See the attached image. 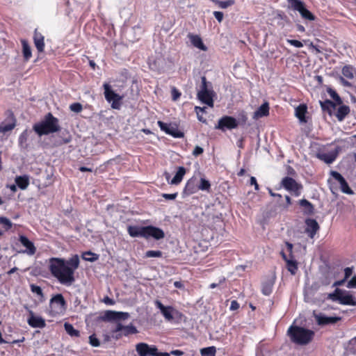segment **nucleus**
<instances>
[{
  "mask_svg": "<svg viewBox=\"0 0 356 356\" xmlns=\"http://www.w3.org/2000/svg\"><path fill=\"white\" fill-rule=\"evenodd\" d=\"M0 224L2 225L6 230L9 229L13 225L12 222L5 217H0Z\"/></svg>",
  "mask_w": 356,
  "mask_h": 356,
  "instance_id": "obj_44",
  "label": "nucleus"
},
{
  "mask_svg": "<svg viewBox=\"0 0 356 356\" xmlns=\"http://www.w3.org/2000/svg\"><path fill=\"white\" fill-rule=\"evenodd\" d=\"M50 307L52 312L56 314H63L65 311L66 302L62 294H56L51 298Z\"/></svg>",
  "mask_w": 356,
  "mask_h": 356,
  "instance_id": "obj_12",
  "label": "nucleus"
},
{
  "mask_svg": "<svg viewBox=\"0 0 356 356\" xmlns=\"http://www.w3.org/2000/svg\"><path fill=\"white\" fill-rule=\"evenodd\" d=\"M180 92H179L176 89L172 90V98L174 100H176L180 96Z\"/></svg>",
  "mask_w": 356,
  "mask_h": 356,
  "instance_id": "obj_61",
  "label": "nucleus"
},
{
  "mask_svg": "<svg viewBox=\"0 0 356 356\" xmlns=\"http://www.w3.org/2000/svg\"><path fill=\"white\" fill-rule=\"evenodd\" d=\"M25 309L29 312V317L27 319L28 324L34 328H43L45 327L46 323L43 318L38 316H35L33 312L29 309L27 306H24Z\"/></svg>",
  "mask_w": 356,
  "mask_h": 356,
  "instance_id": "obj_14",
  "label": "nucleus"
},
{
  "mask_svg": "<svg viewBox=\"0 0 356 356\" xmlns=\"http://www.w3.org/2000/svg\"><path fill=\"white\" fill-rule=\"evenodd\" d=\"M216 348L214 346H209L200 350L202 356H216Z\"/></svg>",
  "mask_w": 356,
  "mask_h": 356,
  "instance_id": "obj_34",
  "label": "nucleus"
},
{
  "mask_svg": "<svg viewBox=\"0 0 356 356\" xmlns=\"http://www.w3.org/2000/svg\"><path fill=\"white\" fill-rule=\"evenodd\" d=\"M328 93L330 95V97L336 102V103L339 105L342 104V100L339 95L336 92V91L329 89Z\"/></svg>",
  "mask_w": 356,
  "mask_h": 356,
  "instance_id": "obj_41",
  "label": "nucleus"
},
{
  "mask_svg": "<svg viewBox=\"0 0 356 356\" xmlns=\"http://www.w3.org/2000/svg\"><path fill=\"white\" fill-rule=\"evenodd\" d=\"M339 294H341V291L339 289H337L334 293H330L329 295L330 298L333 300H337V296H339Z\"/></svg>",
  "mask_w": 356,
  "mask_h": 356,
  "instance_id": "obj_55",
  "label": "nucleus"
},
{
  "mask_svg": "<svg viewBox=\"0 0 356 356\" xmlns=\"http://www.w3.org/2000/svg\"><path fill=\"white\" fill-rule=\"evenodd\" d=\"M205 109H206V107H200V106L195 107V111L197 115H198L200 113H204L205 111Z\"/></svg>",
  "mask_w": 356,
  "mask_h": 356,
  "instance_id": "obj_62",
  "label": "nucleus"
},
{
  "mask_svg": "<svg viewBox=\"0 0 356 356\" xmlns=\"http://www.w3.org/2000/svg\"><path fill=\"white\" fill-rule=\"evenodd\" d=\"M22 44L23 49V56L24 58V60H29L32 56L31 47L29 46V43L24 40H22Z\"/></svg>",
  "mask_w": 356,
  "mask_h": 356,
  "instance_id": "obj_31",
  "label": "nucleus"
},
{
  "mask_svg": "<svg viewBox=\"0 0 356 356\" xmlns=\"http://www.w3.org/2000/svg\"><path fill=\"white\" fill-rule=\"evenodd\" d=\"M339 184L340 185L341 191L343 193H346V194H353V191L348 186V184L345 179H343L342 181Z\"/></svg>",
  "mask_w": 356,
  "mask_h": 356,
  "instance_id": "obj_39",
  "label": "nucleus"
},
{
  "mask_svg": "<svg viewBox=\"0 0 356 356\" xmlns=\"http://www.w3.org/2000/svg\"><path fill=\"white\" fill-rule=\"evenodd\" d=\"M269 114V105L268 102H264L261 104L258 109L254 111L253 115L254 119H259L260 118H263L268 115Z\"/></svg>",
  "mask_w": 356,
  "mask_h": 356,
  "instance_id": "obj_22",
  "label": "nucleus"
},
{
  "mask_svg": "<svg viewBox=\"0 0 356 356\" xmlns=\"http://www.w3.org/2000/svg\"><path fill=\"white\" fill-rule=\"evenodd\" d=\"M44 37L36 29L34 31L33 41L35 46L39 52H42L44 49Z\"/></svg>",
  "mask_w": 356,
  "mask_h": 356,
  "instance_id": "obj_21",
  "label": "nucleus"
},
{
  "mask_svg": "<svg viewBox=\"0 0 356 356\" xmlns=\"http://www.w3.org/2000/svg\"><path fill=\"white\" fill-rule=\"evenodd\" d=\"M203 148L200 146H196L193 151V155L195 156H197L203 153Z\"/></svg>",
  "mask_w": 356,
  "mask_h": 356,
  "instance_id": "obj_53",
  "label": "nucleus"
},
{
  "mask_svg": "<svg viewBox=\"0 0 356 356\" xmlns=\"http://www.w3.org/2000/svg\"><path fill=\"white\" fill-rule=\"evenodd\" d=\"M239 308V304L236 300H232L231 302L229 309L231 311H235Z\"/></svg>",
  "mask_w": 356,
  "mask_h": 356,
  "instance_id": "obj_56",
  "label": "nucleus"
},
{
  "mask_svg": "<svg viewBox=\"0 0 356 356\" xmlns=\"http://www.w3.org/2000/svg\"><path fill=\"white\" fill-rule=\"evenodd\" d=\"M104 89L105 99L108 103L111 104V107L114 109H120L122 96L115 93L108 83H105L103 85Z\"/></svg>",
  "mask_w": 356,
  "mask_h": 356,
  "instance_id": "obj_9",
  "label": "nucleus"
},
{
  "mask_svg": "<svg viewBox=\"0 0 356 356\" xmlns=\"http://www.w3.org/2000/svg\"><path fill=\"white\" fill-rule=\"evenodd\" d=\"M129 317V314L127 312L108 310L105 312L103 318L108 321H118L127 319Z\"/></svg>",
  "mask_w": 356,
  "mask_h": 356,
  "instance_id": "obj_16",
  "label": "nucleus"
},
{
  "mask_svg": "<svg viewBox=\"0 0 356 356\" xmlns=\"http://www.w3.org/2000/svg\"><path fill=\"white\" fill-rule=\"evenodd\" d=\"M337 300L342 305L355 306L356 301L352 295L339 294Z\"/></svg>",
  "mask_w": 356,
  "mask_h": 356,
  "instance_id": "obj_23",
  "label": "nucleus"
},
{
  "mask_svg": "<svg viewBox=\"0 0 356 356\" xmlns=\"http://www.w3.org/2000/svg\"><path fill=\"white\" fill-rule=\"evenodd\" d=\"M162 252L160 250H148L145 252L146 257H162Z\"/></svg>",
  "mask_w": 356,
  "mask_h": 356,
  "instance_id": "obj_43",
  "label": "nucleus"
},
{
  "mask_svg": "<svg viewBox=\"0 0 356 356\" xmlns=\"http://www.w3.org/2000/svg\"><path fill=\"white\" fill-rule=\"evenodd\" d=\"M28 136V134H27V131L25 130L24 131L22 132V134L20 135L19 136V141L20 142H22L24 140H26V137Z\"/></svg>",
  "mask_w": 356,
  "mask_h": 356,
  "instance_id": "obj_64",
  "label": "nucleus"
},
{
  "mask_svg": "<svg viewBox=\"0 0 356 356\" xmlns=\"http://www.w3.org/2000/svg\"><path fill=\"white\" fill-rule=\"evenodd\" d=\"M238 127V122L236 120L231 116H224L220 118L218 121V125L216 127V129L225 130L232 129Z\"/></svg>",
  "mask_w": 356,
  "mask_h": 356,
  "instance_id": "obj_15",
  "label": "nucleus"
},
{
  "mask_svg": "<svg viewBox=\"0 0 356 356\" xmlns=\"http://www.w3.org/2000/svg\"><path fill=\"white\" fill-rule=\"evenodd\" d=\"M347 287L349 289L356 288V276L352 277L351 280L348 282Z\"/></svg>",
  "mask_w": 356,
  "mask_h": 356,
  "instance_id": "obj_52",
  "label": "nucleus"
},
{
  "mask_svg": "<svg viewBox=\"0 0 356 356\" xmlns=\"http://www.w3.org/2000/svg\"><path fill=\"white\" fill-rule=\"evenodd\" d=\"M213 2L216 3L220 8H227L229 6H232L234 3V1L233 0H228V1H218V0H212Z\"/></svg>",
  "mask_w": 356,
  "mask_h": 356,
  "instance_id": "obj_38",
  "label": "nucleus"
},
{
  "mask_svg": "<svg viewBox=\"0 0 356 356\" xmlns=\"http://www.w3.org/2000/svg\"><path fill=\"white\" fill-rule=\"evenodd\" d=\"M287 42L289 43L291 45L298 48L303 47V44L300 41L297 40H288Z\"/></svg>",
  "mask_w": 356,
  "mask_h": 356,
  "instance_id": "obj_51",
  "label": "nucleus"
},
{
  "mask_svg": "<svg viewBox=\"0 0 356 356\" xmlns=\"http://www.w3.org/2000/svg\"><path fill=\"white\" fill-rule=\"evenodd\" d=\"M162 196L166 200H172L176 198V197L177 196V193H172V194L163 193L162 195Z\"/></svg>",
  "mask_w": 356,
  "mask_h": 356,
  "instance_id": "obj_57",
  "label": "nucleus"
},
{
  "mask_svg": "<svg viewBox=\"0 0 356 356\" xmlns=\"http://www.w3.org/2000/svg\"><path fill=\"white\" fill-rule=\"evenodd\" d=\"M70 108L72 111L77 113L82 111L83 106L80 103H73L70 106Z\"/></svg>",
  "mask_w": 356,
  "mask_h": 356,
  "instance_id": "obj_45",
  "label": "nucleus"
},
{
  "mask_svg": "<svg viewBox=\"0 0 356 356\" xmlns=\"http://www.w3.org/2000/svg\"><path fill=\"white\" fill-rule=\"evenodd\" d=\"M188 37L189 38L191 44L194 47H195L201 50H203V51L207 50V47L203 44L202 40L199 35L189 33L188 35Z\"/></svg>",
  "mask_w": 356,
  "mask_h": 356,
  "instance_id": "obj_24",
  "label": "nucleus"
},
{
  "mask_svg": "<svg viewBox=\"0 0 356 356\" xmlns=\"http://www.w3.org/2000/svg\"><path fill=\"white\" fill-rule=\"evenodd\" d=\"M136 351L139 356H170L168 353L159 352L156 346L149 345L143 342L136 345Z\"/></svg>",
  "mask_w": 356,
  "mask_h": 356,
  "instance_id": "obj_6",
  "label": "nucleus"
},
{
  "mask_svg": "<svg viewBox=\"0 0 356 356\" xmlns=\"http://www.w3.org/2000/svg\"><path fill=\"white\" fill-rule=\"evenodd\" d=\"M15 123L7 124V123H1L0 124V133L5 134L8 131L13 130L15 127Z\"/></svg>",
  "mask_w": 356,
  "mask_h": 356,
  "instance_id": "obj_37",
  "label": "nucleus"
},
{
  "mask_svg": "<svg viewBox=\"0 0 356 356\" xmlns=\"http://www.w3.org/2000/svg\"><path fill=\"white\" fill-rule=\"evenodd\" d=\"M250 185H254V189L258 191L259 189V184L257 182V179L254 177H251L250 180Z\"/></svg>",
  "mask_w": 356,
  "mask_h": 356,
  "instance_id": "obj_58",
  "label": "nucleus"
},
{
  "mask_svg": "<svg viewBox=\"0 0 356 356\" xmlns=\"http://www.w3.org/2000/svg\"><path fill=\"white\" fill-rule=\"evenodd\" d=\"M350 113V108L346 105H341L337 109L336 117L339 121H342Z\"/></svg>",
  "mask_w": 356,
  "mask_h": 356,
  "instance_id": "obj_27",
  "label": "nucleus"
},
{
  "mask_svg": "<svg viewBox=\"0 0 356 356\" xmlns=\"http://www.w3.org/2000/svg\"><path fill=\"white\" fill-rule=\"evenodd\" d=\"M300 205L305 208V212L308 214L312 213L314 211V207L310 202L303 199L300 200Z\"/></svg>",
  "mask_w": 356,
  "mask_h": 356,
  "instance_id": "obj_33",
  "label": "nucleus"
},
{
  "mask_svg": "<svg viewBox=\"0 0 356 356\" xmlns=\"http://www.w3.org/2000/svg\"><path fill=\"white\" fill-rule=\"evenodd\" d=\"M198 179L195 177L191 178L186 183L184 189V193L187 195H191L198 191Z\"/></svg>",
  "mask_w": 356,
  "mask_h": 356,
  "instance_id": "obj_19",
  "label": "nucleus"
},
{
  "mask_svg": "<svg viewBox=\"0 0 356 356\" xmlns=\"http://www.w3.org/2000/svg\"><path fill=\"white\" fill-rule=\"evenodd\" d=\"M213 15L216 17V19L218 20V22H221L223 19V13L220 11H214Z\"/></svg>",
  "mask_w": 356,
  "mask_h": 356,
  "instance_id": "obj_54",
  "label": "nucleus"
},
{
  "mask_svg": "<svg viewBox=\"0 0 356 356\" xmlns=\"http://www.w3.org/2000/svg\"><path fill=\"white\" fill-rule=\"evenodd\" d=\"M16 185L22 190H25L29 185V177L26 175L17 176L15 179Z\"/></svg>",
  "mask_w": 356,
  "mask_h": 356,
  "instance_id": "obj_25",
  "label": "nucleus"
},
{
  "mask_svg": "<svg viewBox=\"0 0 356 356\" xmlns=\"http://www.w3.org/2000/svg\"><path fill=\"white\" fill-rule=\"evenodd\" d=\"M281 186L296 197L300 195L303 188L301 184L298 183L294 179L289 177H285L282 179Z\"/></svg>",
  "mask_w": 356,
  "mask_h": 356,
  "instance_id": "obj_10",
  "label": "nucleus"
},
{
  "mask_svg": "<svg viewBox=\"0 0 356 356\" xmlns=\"http://www.w3.org/2000/svg\"><path fill=\"white\" fill-rule=\"evenodd\" d=\"M98 258L97 255L91 252H86L83 254V259L89 261H94Z\"/></svg>",
  "mask_w": 356,
  "mask_h": 356,
  "instance_id": "obj_42",
  "label": "nucleus"
},
{
  "mask_svg": "<svg viewBox=\"0 0 356 356\" xmlns=\"http://www.w3.org/2000/svg\"><path fill=\"white\" fill-rule=\"evenodd\" d=\"M225 279L223 277V278L220 279L218 283H212V284H211L210 286H209L210 289L216 288L217 286H219L222 283H223L225 282Z\"/></svg>",
  "mask_w": 356,
  "mask_h": 356,
  "instance_id": "obj_59",
  "label": "nucleus"
},
{
  "mask_svg": "<svg viewBox=\"0 0 356 356\" xmlns=\"http://www.w3.org/2000/svg\"><path fill=\"white\" fill-rule=\"evenodd\" d=\"M337 154L334 152L322 153L318 154V158L327 164H330L334 161Z\"/></svg>",
  "mask_w": 356,
  "mask_h": 356,
  "instance_id": "obj_28",
  "label": "nucleus"
},
{
  "mask_svg": "<svg viewBox=\"0 0 356 356\" xmlns=\"http://www.w3.org/2000/svg\"><path fill=\"white\" fill-rule=\"evenodd\" d=\"M79 265V258L74 255L68 260L51 258L49 260V270L54 277L65 286H71L75 281L74 271Z\"/></svg>",
  "mask_w": 356,
  "mask_h": 356,
  "instance_id": "obj_1",
  "label": "nucleus"
},
{
  "mask_svg": "<svg viewBox=\"0 0 356 356\" xmlns=\"http://www.w3.org/2000/svg\"><path fill=\"white\" fill-rule=\"evenodd\" d=\"M305 232L311 238H313L320 228L317 221L314 219L309 218L305 220Z\"/></svg>",
  "mask_w": 356,
  "mask_h": 356,
  "instance_id": "obj_18",
  "label": "nucleus"
},
{
  "mask_svg": "<svg viewBox=\"0 0 356 356\" xmlns=\"http://www.w3.org/2000/svg\"><path fill=\"white\" fill-rule=\"evenodd\" d=\"M127 232L131 237H143L149 238H154L156 240H160L165 237L163 231L158 227L154 226L138 227V226H129Z\"/></svg>",
  "mask_w": 356,
  "mask_h": 356,
  "instance_id": "obj_3",
  "label": "nucleus"
},
{
  "mask_svg": "<svg viewBox=\"0 0 356 356\" xmlns=\"http://www.w3.org/2000/svg\"><path fill=\"white\" fill-rule=\"evenodd\" d=\"M172 309V308L170 307H165V309L161 312V314L168 321H171L173 319Z\"/></svg>",
  "mask_w": 356,
  "mask_h": 356,
  "instance_id": "obj_40",
  "label": "nucleus"
},
{
  "mask_svg": "<svg viewBox=\"0 0 356 356\" xmlns=\"http://www.w3.org/2000/svg\"><path fill=\"white\" fill-rule=\"evenodd\" d=\"M65 330L66 332L72 336V337H79V332L77 330H75L74 327L67 323H65L64 325Z\"/></svg>",
  "mask_w": 356,
  "mask_h": 356,
  "instance_id": "obj_36",
  "label": "nucleus"
},
{
  "mask_svg": "<svg viewBox=\"0 0 356 356\" xmlns=\"http://www.w3.org/2000/svg\"><path fill=\"white\" fill-rule=\"evenodd\" d=\"M289 7L295 11H298L305 20L314 21L315 16L305 7V3L300 0H287Z\"/></svg>",
  "mask_w": 356,
  "mask_h": 356,
  "instance_id": "obj_7",
  "label": "nucleus"
},
{
  "mask_svg": "<svg viewBox=\"0 0 356 356\" xmlns=\"http://www.w3.org/2000/svg\"><path fill=\"white\" fill-rule=\"evenodd\" d=\"M198 191H209L211 188L210 182L204 178H201L198 180Z\"/></svg>",
  "mask_w": 356,
  "mask_h": 356,
  "instance_id": "obj_35",
  "label": "nucleus"
},
{
  "mask_svg": "<svg viewBox=\"0 0 356 356\" xmlns=\"http://www.w3.org/2000/svg\"><path fill=\"white\" fill-rule=\"evenodd\" d=\"M330 174L332 177L339 183L341 182L342 180L344 179L343 177L337 171H331Z\"/></svg>",
  "mask_w": 356,
  "mask_h": 356,
  "instance_id": "obj_49",
  "label": "nucleus"
},
{
  "mask_svg": "<svg viewBox=\"0 0 356 356\" xmlns=\"http://www.w3.org/2000/svg\"><path fill=\"white\" fill-rule=\"evenodd\" d=\"M33 129L40 136L57 132L60 130L58 120L49 113L42 120L34 124Z\"/></svg>",
  "mask_w": 356,
  "mask_h": 356,
  "instance_id": "obj_2",
  "label": "nucleus"
},
{
  "mask_svg": "<svg viewBox=\"0 0 356 356\" xmlns=\"http://www.w3.org/2000/svg\"><path fill=\"white\" fill-rule=\"evenodd\" d=\"M307 113V106L304 104L299 105L295 110V115L301 122H306L305 113Z\"/></svg>",
  "mask_w": 356,
  "mask_h": 356,
  "instance_id": "obj_26",
  "label": "nucleus"
},
{
  "mask_svg": "<svg viewBox=\"0 0 356 356\" xmlns=\"http://www.w3.org/2000/svg\"><path fill=\"white\" fill-rule=\"evenodd\" d=\"M330 174L332 177L339 183L341 182L342 180L344 179L343 177L337 171H331Z\"/></svg>",
  "mask_w": 356,
  "mask_h": 356,
  "instance_id": "obj_50",
  "label": "nucleus"
},
{
  "mask_svg": "<svg viewBox=\"0 0 356 356\" xmlns=\"http://www.w3.org/2000/svg\"><path fill=\"white\" fill-rule=\"evenodd\" d=\"M156 305L159 308L161 312L165 309V307L159 300L156 301Z\"/></svg>",
  "mask_w": 356,
  "mask_h": 356,
  "instance_id": "obj_63",
  "label": "nucleus"
},
{
  "mask_svg": "<svg viewBox=\"0 0 356 356\" xmlns=\"http://www.w3.org/2000/svg\"><path fill=\"white\" fill-rule=\"evenodd\" d=\"M169 354H170V355H173L175 356H181L184 355V352L181 350H172Z\"/></svg>",
  "mask_w": 356,
  "mask_h": 356,
  "instance_id": "obj_60",
  "label": "nucleus"
},
{
  "mask_svg": "<svg viewBox=\"0 0 356 356\" xmlns=\"http://www.w3.org/2000/svg\"><path fill=\"white\" fill-rule=\"evenodd\" d=\"M31 291L33 293H36V294H38L40 296H43L42 290L41 287L39 286H37V285H35V284H31Z\"/></svg>",
  "mask_w": 356,
  "mask_h": 356,
  "instance_id": "obj_48",
  "label": "nucleus"
},
{
  "mask_svg": "<svg viewBox=\"0 0 356 356\" xmlns=\"http://www.w3.org/2000/svg\"><path fill=\"white\" fill-rule=\"evenodd\" d=\"M315 320L318 325H326L329 324H334L337 322L341 321V317H332V316H326L325 315L319 313L314 314Z\"/></svg>",
  "mask_w": 356,
  "mask_h": 356,
  "instance_id": "obj_17",
  "label": "nucleus"
},
{
  "mask_svg": "<svg viewBox=\"0 0 356 356\" xmlns=\"http://www.w3.org/2000/svg\"><path fill=\"white\" fill-rule=\"evenodd\" d=\"M274 285V280L273 279L268 280L262 284L261 291L265 296H269L273 291Z\"/></svg>",
  "mask_w": 356,
  "mask_h": 356,
  "instance_id": "obj_29",
  "label": "nucleus"
},
{
  "mask_svg": "<svg viewBox=\"0 0 356 356\" xmlns=\"http://www.w3.org/2000/svg\"><path fill=\"white\" fill-rule=\"evenodd\" d=\"M137 332L136 327L132 324L124 326L120 323H118L116 326L111 330V337L116 339H119L122 335L128 336Z\"/></svg>",
  "mask_w": 356,
  "mask_h": 356,
  "instance_id": "obj_11",
  "label": "nucleus"
},
{
  "mask_svg": "<svg viewBox=\"0 0 356 356\" xmlns=\"http://www.w3.org/2000/svg\"><path fill=\"white\" fill-rule=\"evenodd\" d=\"M89 343L93 347H98L100 345L99 339L95 334H92L89 337Z\"/></svg>",
  "mask_w": 356,
  "mask_h": 356,
  "instance_id": "obj_46",
  "label": "nucleus"
},
{
  "mask_svg": "<svg viewBox=\"0 0 356 356\" xmlns=\"http://www.w3.org/2000/svg\"><path fill=\"white\" fill-rule=\"evenodd\" d=\"M186 173V169L181 166L179 167L178 170L173 177V179L171 180L170 184H178L180 183L183 179L184 175Z\"/></svg>",
  "mask_w": 356,
  "mask_h": 356,
  "instance_id": "obj_30",
  "label": "nucleus"
},
{
  "mask_svg": "<svg viewBox=\"0 0 356 356\" xmlns=\"http://www.w3.org/2000/svg\"><path fill=\"white\" fill-rule=\"evenodd\" d=\"M321 108L323 111H327L329 114H331L332 110L335 108V104L330 100H325L324 102H320Z\"/></svg>",
  "mask_w": 356,
  "mask_h": 356,
  "instance_id": "obj_32",
  "label": "nucleus"
},
{
  "mask_svg": "<svg viewBox=\"0 0 356 356\" xmlns=\"http://www.w3.org/2000/svg\"><path fill=\"white\" fill-rule=\"evenodd\" d=\"M342 76L339 80L341 84L346 87H352L353 84L348 80L356 81V68L351 65H346L341 69Z\"/></svg>",
  "mask_w": 356,
  "mask_h": 356,
  "instance_id": "obj_8",
  "label": "nucleus"
},
{
  "mask_svg": "<svg viewBox=\"0 0 356 356\" xmlns=\"http://www.w3.org/2000/svg\"><path fill=\"white\" fill-rule=\"evenodd\" d=\"M288 270L291 273V274L294 275L297 270V266L295 261H287Z\"/></svg>",
  "mask_w": 356,
  "mask_h": 356,
  "instance_id": "obj_47",
  "label": "nucleus"
},
{
  "mask_svg": "<svg viewBox=\"0 0 356 356\" xmlns=\"http://www.w3.org/2000/svg\"><path fill=\"white\" fill-rule=\"evenodd\" d=\"M287 333L291 341L298 345L309 343L314 337V331L296 325L290 326Z\"/></svg>",
  "mask_w": 356,
  "mask_h": 356,
  "instance_id": "obj_4",
  "label": "nucleus"
},
{
  "mask_svg": "<svg viewBox=\"0 0 356 356\" xmlns=\"http://www.w3.org/2000/svg\"><path fill=\"white\" fill-rule=\"evenodd\" d=\"M202 85L200 90L197 92V99L203 104L210 107L213 106V97L216 96L215 92L213 90L211 84L207 81L205 76H202Z\"/></svg>",
  "mask_w": 356,
  "mask_h": 356,
  "instance_id": "obj_5",
  "label": "nucleus"
},
{
  "mask_svg": "<svg viewBox=\"0 0 356 356\" xmlns=\"http://www.w3.org/2000/svg\"><path fill=\"white\" fill-rule=\"evenodd\" d=\"M161 130L174 138L184 137V133L179 131L175 124H167L161 121L157 122Z\"/></svg>",
  "mask_w": 356,
  "mask_h": 356,
  "instance_id": "obj_13",
  "label": "nucleus"
},
{
  "mask_svg": "<svg viewBox=\"0 0 356 356\" xmlns=\"http://www.w3.org/2000/svg\"><path fill=\"white\" fill-rule=\"evenodd\" d=\"M19 241L23 246L26 248V250L24 252L30 255L35 254L36 248L33 243L26 236L23 235L20 236Z\"/></svg>",
  "mask_w": 356,
  "mask_h": 356,
  "instance_id": "obj_20",
  "label": "nucleus"
}]
</instances>
